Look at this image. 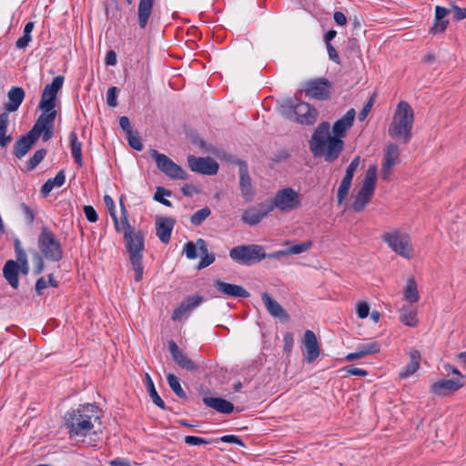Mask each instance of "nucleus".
<instances>
[{
	"label": "nucleus",
	"mask_w": 466,
	"mask_h": 466,
	"mask_svg": "<svg viewBox=\"0 0 466 466\" xmlns=\"http://www.w3.org/2000/svg\"><path fill=\"white\" fill-rule=\"evenodd\" d=\"M343 147V141L335 135L331 136L329 124L321 123L315 130L310 140V149L315 157L325 156L331 161L338 157Z\"/></svg>",
	"instance_id": "f257e3e1"
},
{
	"label": "nucleus",
	"mask_w": 466,
	"mask_h": 466,
	"mask_svg": "<svg viewBox=\"0 0 466 466\" xmlns=\"http://www.w3.org/2000/svg\"><path fill=\"white\" fill-rule=\"evenodd\" d=\"M302 205L298 190L287 187L277 190L270 200L269 210L278 209L282 213H289L299 209Z\"/></svg>",
	"instance_id": "39448f33"
},
{
	"label": "nucleus",
	"mask_w": 466,
	"mask_h": 466,
	"mask_svg": "<svg viewBox=\"0 0 466 466\" xmlns=\"http://www.w3.org/2000/svg\"><path fill=\"white\" fill-rule=\"evenodd\" d=\"M71 437L86 436L93 428L90 418L82 415L80 410H72L65 415Z\"/></svg>",
	"instance_id": "9d476101"
},
{
	"label": "nucleus",
	"mask_w": 466,
	"mask_h": 466,
	"mask_svg": "<svg viewBox=\"0 0 466 466\" xmlns=\"http://www.w3.org/2000/svg\"><path fill=\"white\" fill-rule=\"evenodd\" d=\"M371 107H372V101L370 100L365 105V106L362 108V110L360 111V113L359 115V118H360V121L364 120L367 117V116L369 115V113L371 110Z\"/></svg>",
	"instance_id": "774afa93"
},
{
	"label": "nucleus",
	"mask_w": 466,
	"mask_h": 466,
	"mask_svg": "<svg viewBox=\"0 0 466 466\" xmlns=\"http://www.w3.org/2000/svg\"><path fill=\"white\" fill-rule=\"evenodd\" d=\"M214 286L218 292L228 297L248 298L249 296L248 292L238 285L217 280L215 281Z\"/></svg>",
	"instance_id": "393cba45"
},
{
	"label": "nucleus",
	"mask_w": 466,
	"mask_h": 466,
	"mask_svg": "<svg viewBox=\"0 0 466 466\" xmlns=\"http://www.w3.org/2000/svg\"><path fill=\"white\" fill-rule=\"evenodd\" d=\"M356 312L360 319H365L369 316L370 306L366 301H360L356 305Z\"/></svg>",
	"instance_id": "09e8293b"
},
{
	"label": "nucleus",
	"mask_w": 466,
	"mask_h": 466,
	"mask_svg": "<svg viewBox=\"0 0 466 466\" xmlns=\"http://www.w3.org/2000/svg\"><path fill=\"white\" fill-rule=\"evenodd\" d=\"M410 362L409 364L400 371V378H408L414 374L420 368V354L418 350H410L409 352Z\"/></svg>",
	"instance_id": "2f4dec72"
},
{
	"label": "nucleus",
	"mask_w": 466,
	"mask_h": 466,
	"mask_svg": "<svg viewBox=\"0 0 466 466\" xmlns=\"http://www.w3.org/2000/svg\"><path fill=\"white\" fill-rule=\"evenodd\" d=\"M187 162L192 171L203 175H215L218 170V164L211 157L188 156Z\"/></svg>",
	"instance_id": "2eb2a0df"
},
{
	"label": "nucleus",
	"mask_w": 466,
	"mask_h": 466,
	"mask_svg": "<svg viewBox=\"0 0 466 466\" xmlns=\"http://www.w3.org/2000/svg\"><path fill=\"white\" fill-rule=\"evenodd\" d=\"M452 12H453L454 18L457 20H462L466 17V8L453 6Z\"/></svg>",
	"instance_id": "680f3d73"
},
{
	"label": "nucleus",
	"mask_w": 466,
	"mask_h": 466,
	"mask_svg": "<svg viewBox=\"0 0 466 466\" xmlns=\"http://www.w3.org/2000/svg\"><path fill=\"white\" fill-rule=\"evenodd\" d=\"M355 118V110L350 109L341 118L337 120L332 127L333 135L339 138L346 136L347 131L352 126Z\"/></svg>",
	"instance_id": "5701e85b"
},
{
	"label": "nucleus",
	"mask_w": 466,
	"mask_h": 466,
	"mask_svg": "<svg viewBox=\"0 0 466 466\" xmlns=\"http://www.w3.org/2000/svg\"><path fill=\"white\" fill-rule=\"evenodd\" d=\"M37 138H35L31 133L21 137L15 144V154L17 157H23L31 148Z\"/></svg>",
	"instance_id": "f704fd0d"
},
{
	"label": "nucleus",
	"mask_w": 466,
	"mask_h": 466,
	"mask_svg": "<svg viewBox=\"0 0 466 466\" xmlns=\"http://www.w3.org/2000/svg\"><path fill=\"white\" fill-rule=\"evenodd\" d=\"M270 211L269 207L265 209L262 208H249L243 211L241 219L249 226H255L267 217Z\"/></svg>",
	"instance_id": "a878e982"
},
{
	"label": "nucleus",
	"mask_w": 466,
	"mask_h": 466,
	"mask_svg": "<svg viewBox=\"0 0 466 466\" xmlns=\"http://www.w3.org/2000/svg\"><path fill=\"white\" fill-rule=\"evenodd\" d=\"M443 369L447 373H451L452 375H455V378H461V381H463V376L461 374L458 369L454 368L453 366L450 364H444Z\"/></svg>",
	"instance_id": "0e129e2a"
},
{
	"label": "nucleus",
	"mask_w": 466,
	"mask_h": 466,
	"mask_svg": "<svg viewBox=\"0 0 466 466\" xmlns=\"http://www.w3.org/2000/svg\"><path fill=\"white\" fill-rule=\"evenodd\" d=\"M420 294L417 283L413 278H409L406 285L403 288V300L412 305L419 301Z\"/></svg>",
	"instance_id": "c756f323"
},
{
	"label": "nucleus",
	"mask_w": 466,
	"mask_h": 466,
	"mask_svg": "<svg viewBox=\"0 0 466 466\" xmlns=\"http://www.w3.org/2000/svg\"><path fill=\"white\" fill-rule=\"evenodd\" d=\"M166 196H169V192L162 187H158L155 193L154 198L163 205L170 207L171 203L165 198Z\"/></svg>",
	"instance_id": "8fccbe9b"
},
{
	"label": "nucleus",
	"mask_w": 466,
	"mask_h": 466,
	"mask_svg": "<svg viewBox=\"0 0 466 466\" xmlns=\"http://www.w3.org/2000/svg\"><path fill=\"white\" fill-rule=\"evenodd\" d=\"M45 156H46L45 149H39V150L35 151L34 153L33 157L27 162V168L34 169L43 160Z\"/></svg>",
	"instance_id": "49530a36"
},
{
	"label": "nucleus",
	"mask_w": 466,
	"mask_h": 466,
	"mask_svg": "<svg viewBox=\"0 0 466 466\" xmlns=\"http://www.w3.org/2000/svg\"><path fill=\"white\" fill-rule=\"evenodd\" d=\"M329 83L326 79L319 78L303 83L300 91L310 98L326 99L329 96Z\"/></svg>",
	"instance_id": "ddd939ff"
},
{
	"label": "nucleus",
	"mask_w": 466,
	"mask_h": 466,
	"mask_svg": "<svg viewBox=\"0 0 466 466\" xmlns=\"http://www.w3.org/2000/svg\"><path fill=\"white\" fill-rule=\"evenodd\" d=\"M360 157L359 156L354 157L346 169L345 177L353 178L354 173L357 170V168L360 165Z\"/></svg>",
	"instance_id": "864d4df0"
},
{
	"label": "nucleus",
	"mask_w": 466,
	"mask_h": 466,
	"mask_svg": "<svg viewBox=\"0 0 466 466\" xmlns=\"http://www.w3.org/2000/svg\"><path fill=\"white\" fill-rule=\"evenodd\" d=\"M311 246H312V242L310 240L293 245V246L289 247V248H287L288 254L289 255H298V254L306 252L311 248Z\"/></svg>",
	"instance_id": "a18cd8bd"
},
{
	"label": "nucleus",
	"mask_w": 466,
	"mask_h": 466,
	"mask_svg": "<svg viewBox=\"0 0 466 466\" xmlns=\"http://www.w3.org/2000/svg\"><path fill=\"white\" fill-rule=\"evenodd\" d=\"M56 116V112L43 111V114L38 117L29 133H31L35 138L42 136L45 141L49 140L53 136Z\"/></svg>",
	"instance_id": "9b49d317"
},
{
	"label": "nucleus",
	"mask_w": 466,
	"mask_h": 466,
	"mask_svg": "<svg viewBox=\"0 0 466 466\" xmlns=\"http://www.w3.org/2000/svg\"><path fill=\"white\" fill-rule=\"evenodd\" d=\"M111 218L114 221L115 228L117 232H123L125 235L127 232L134 231V229L131 228L128 222L127 212L122 202L120 218H117L116 213L113 215Z\"/></svg>",
	"instance_id": "473e14b6"
},
{
	"label": "nucleus",
	"mask_w": 466,
	"mask_h": 466,
	"mask_svg": "<svg viewBox=\"0 0 466 466\" xmlns=\"http://www.w3.org/2000/svg\"><path fill=\"white\" fill-rule=\"evenodd\" d=\"M289 106H293L291 101H289ZM294 114L296 120L301 124L311 125L313 124L318 116V112L314 107H311L308 103L300 102L294 106Z\"/></svg>",
	"instance_id": "f3484780"
},
{
	"label": "nucleus",
	"mask_w": 466,
	"mask_h": 466,
	"mask_svg": "<svg viewBox=\"0 0 466 466\" xmlns=\"http://www.w3.org/2000/svg\"><path fill=\"white\" fill-rule=\"evenodd\" d=\"M185 442L188 445H201L218 442V440H206L197 436H186L184 439Z\"/></svg>",
	"instance_id": "de8ad7c7"
},
{
	"label": "nucleus",
	"mask_w": 466,
	"mask_h": 466,
	"mask_svg": "<svg viewBox=\"0 0 466 466\" xmlns=\"http://www.w3.org/2000/svg\"><path fill=\"white\" fill-rule=\"evenodd\" d=\"M8 102L5 105L6 112L16 111L24 100L25 91L21 87H12L7 94Z\"/></svg>",
	"instance_id": "bb28decb"
},
{
	"label": "nucleus",
	"mask_w": 466,
	"mask_h": 466,
	"mask_svg": "<svg viewBox=\"0 0 466 466\" xmlns=\"http://www.w3.org/2000/svg\"><path fill=\"white\" fill-rule=\"evenodd\" d=\"M377 181V167L371 165L366 171L361 187L356 193L352 208L356 211L362 210L373 196Z\"/></svg>",
	"instance_id": "423d86ee"
},
{
	"label": "nucleus",
	"mask_w": 466,
	"mask_h": 466,
	"mask_svg": "<svg viewBox=\"0 0 466 466\" xmlns=\"http://www.w3.org/2000/svg\"><path fill=\"white\" fill-rule=\"evenodd\" d=\"M147 387L149 396L152 399L154 404L160 408H164V401L158 396V394L155 389L154 383L148 374H147Z\"/></svg>",
	"instance_id": "a19ab883"
},
{
	"label": "nucleus",
	"mask_w": 466,
	"mask_h": 466,
	"mask_svg": "<svg viewBox=\"0 0 466 466\" xmlns=\"http://www.w3.org/2000/svg\"><path fill=\"white\" fill-rule=\"evenodd\" d=\"M149 155L155 159L157 168L168 177L182 180L187 178L186 171L165 154L150 149Z\"/></svg>",
	"instance_id": "1a4fd4ad"
},
{
	"label": "nucleus",
	"mask_w": 466,
	"mask_h": 466,
	"mask_svg": "<svg viewBox=\"0 0 466 466\" xmlns=\"http://www.w3.org/2000/svg\"><path fill=\"white\" fill-rule=\"evenodd\" d=\"M154 0H139L137 18L141 28L146 27L151 15Z\"/></svg>",
	"instance_id": "7c9ffc66"
},
{
	"label": "nucleus",
	"mask_w": 466,
	"mask_h": 466,
	"mask_svg": "<svg viewBox=\"0 0 466 466\" xmlns=\"http://www.w3.org/2000/svg\"><path fill=\"white\" fill-rule=\"evenodd\" d=\"M211 210L208 208H201L196 211L190 218V222L195 226H199L209 215Z\"/></svg>",
	"instance_id": "37998d69"
},
{
	"label": "nucleus",
	"mask_w": 466,
	"mask_h": 466,
	"mask_svg": "<svg viewBox=\"0 0 466 466\" xmlns=\"http://www.w3.org/2000/svg\"><path fill=\"white\" fill-rule=\"evenodd\" d=\"M104 203L110 214V217L116 213L114 200L108 195L104 196Z\"/></svg>",
	"instance_id": "bf43d9fd"
},
{
	"label": "nucleus",
	"mask_w": 466,
	"mask_h": 466,
	"mask_svg": "<svg viewBox=\"0 0 466 466\" xmlns=\"http://www.w3.org/2000/svg\"><path fill=\"white\" fill-rule=\"evenodd\" d=\"M381 238L394 253L403 258L411 259L414 257L412 240L408 233L394 229L384 233Z\"/></svg>",
	"instance_id": "20e7f679"
},
{
	"label": "nucleus",
	"mask_w": 466,
	"mask_h": 466,
	"mask_svg": "<svg viewBox=\"0 0 466 466\" xmlns=\"http://www.w3.org/2000/svg\"><path fill=\"white\" fill-rule=\"evenodd\" d=\"M32 40V36L29 34L23 33V35L16 40L15 46L18 49H23L27 46L29 42Z\"/></svg>",
	"instance_id": "6e6d98bb"
},
{
	"label": "nucleus",
	"mask_w": 466,
	"mask_h": 466,
	"mask_svg": "<svg viewBox=\"0 0 466 466\" xmlns=\"http://www.w3.org/2000/svg\"><path fill=\"white\" fill-rule=\"evenodd\" d=\"M198 250H199L201 255L208 252L206 243L202 238H198L196 243L187 242L184 247V253L189 259H194L198 256Z\"/></svg>",
	"instance_id": "72a5a7b5"
},
{
	"label": "nucleus",
	"mask_w": 466,
	"mask_h": 466,
	"mask_svg": "<svg viewBox=\"0 0 466 466\" xmlns=\"http://www.w3.org/2000/svg\"><path fill=\"white\" fill-rule=\"evenodd\" d=\"M64 78L56 76L52 83L46 85L44 88L39 107L46 112H56L55 108V101L58 91L63 86Z\"/></svg>",
	"instance_id": "f8f14e48"
},
{
	"label": "nucleus",
	"mask_w": 466,
	"mask_h": 466,
	"mask_svg": "<svg viewBox=\"0 0 466 466\" xmlns=\"http://www.w3.org/2000/svg\"><path fill=\"white\" fill-rule=\"evenodd\" d=\"M367 355L377 353L380 350V345L377 341H370L360 345Z\"/></svg>",
	"instance_id": "3c124183"
},
{
	"label": "nucleus",
	"mask_w": 466,
	"mask_h": 466,
	"mask_svg": "<svg viewBox=\"0 0 466 466\" xmlns=\"http://www.w3.org/2000/svg\"><path fill=\"white\" fill-rule=\"evenodd\" d=\"M66 176L64 170H60L54 178L46 180L42 186L41 192L43 195H48L54 188L60 187L64 185Z\"/></svg>",
	"instance_id": "e433bc0d"
},
{
	"label": "nucleus",
	"mask_w": 466,
	"mask_h": 466,
	"mask_svg": "<svg viewBox=\"0 0 466 466\" xmlns=\"http://www.w3.org/2000/svg\"><path fill=\"white\" fill-rule=\"evenodd\" d=\"M203 299L200 296H193L187 298L180 305L173 311L172 319L175 321L180 320L182 317L187 312L191 311L202 302Z\"/></svg>",
	"instance_id": "b1692460"
},
{
	"label": "nucleus",
	"mask_w": 466,
	"mask_h": 466,
	"mask_svg": "<svg viewBox=\"0 0 466 466\" xmlns=\"http://www.w3.org/2000/svg\"><path fill=\"white\" fill-rule=\"evenodd\" d=\"M347 372L350 375H355V376H366L368 374V372L365 370L352 367V366L347 368Z\"/></svg>",
	"instance_id": "338daca9"
},
{
	"label": "nucleus",
	"mask_w": 466,
	"mask_h": 466,
	"mask_svg": "<svg viewBox=\"0 0 466 466\" xmlns=\"http://www.w3.org/2000/svg\"><path fill=\"white\" fill-rule=\"evenodd\" d=\"M116 94L117 88L116 86H112L107 90L106 103L111 107L116 106Z\"/></svg>",
	"instance_id": "5fc2aeb1"
},
{
	"label": "nucleus",
	"mask_w": 466,
	"mask_h": 466,
	"mask_svg": "<svg viewBox=\"0 0 466 466\" xmlns=\"http://www.w3.org/2000/svg\"><path fill=\"white\" fill-rule=\"evenodd\" d=\"M47 280L45 278H40L35 283V291L38 295L42 294L43 289L47 288Z\"/></svg>",
	"instance_id": "69168bd1"
},
{
	"label": "nucleus",
	"mask_w": 466,
	"mask_h": 466,
	"mask_svg": "<svg viewBox=\"0 0 466 466\" xmlns=\"http://www.w3.org/2000/svg\"><path fill=\"white\" fill-rule=\"evenodd\" d=\"M18 265L13 260H8L3 269V273L8 283L15 289L18 286Z\"/></svg>",
	"instance_id": "c9c22d12"
},
{
	"label": "nucleus",
	"mask_w": 466,
	"mask_h": 466,
	"mask_svg": "<svg viewBox=\"0 0 466 466\" xmlns=\"http://www.w3.org/2000/svg\"><path fill=\"white\" fill-rule=\"evenodd\" d=\"M351 181L352 178H350L345 176L342 178L337 192V201L339 204H341L348 197L349 191L351 187Z\"/></svg>",
	"instance_id": "ea45409f"
},
{
	"label": "nucleus",
	"mask_w": 466,
	"mask_h": 466,
	"mask_svg": "<svg viewBox=\"0 0 466 466\" xmlns=\"http://www.w3.org/2000/svg\"><path fill=\"white\" fill-rule=\"evenodd\" d=\"M303 358L306 362H313L320 353L317 337L312 330H306L302 338Z\"/></svg>",
	"instance_id": "dca6fc26"
},
{
	"label": "nucleus",
	"mask_w": 466,
	"mask_h": 466,
	"mask_svg": "<svg viewBox=\"0 0 466 466\" xmlns=\"http://www.w3.org/2000/svg\"><path fill=\"white\" fill-rule=\"evenodd\" d=\"M71 153L75 161L81 166L82 165V144L78 140L76 133L71 132L69 135Z\"/></svg>",
	"instance_id": "4c0bfd02"
},
{
	"label": "nucleus",
	"mask_w": 466,
	"mask_h": 466,
	"mask_svg": "<svg viewBox=\"0 0 466 466\" xmlns=\"http://www.w3.org/2000/svg\"><path fill=\"white\" fill-rule=\"evenodd\" d=\"M413 122L412 107L405 101L399 102L389 127V136L402 143H408L411 138Z\"/></svg>",
	"instance_id": "f03ea898"
},
{
	"label": "nucleus",
	"mask_w": 466,
	"mask_h": 466,
	"mask_svg": "<svg viewBox=\"0 0 466 466\" xmlns=\"http://www.w3.org/2000/svg\"><path fill=\"white\" fill-rule=\"evenodd\" d=\"M400 320L406 326H417L419 319L417 317L418 311L412 305H404L400 309Z\"/></svg>",
	"instance_id": "c85d7f7f"
},
{
	"label": "nucleus",
	"mask_w": 466,
	"mask_h": 466,
	"mask_svg": "<svg viewBox=\"0 0 466 466\" xmlns=\"http://www.w3.org/2000/svg\"><path fill=\"white\" fill-rule=\"evenodd\" d=\"M84 212L88 221L96 222L97 220L96 211L92 206H85Z\"/></svg>",
	"instance_id": "13d9d810"
},
{
	"label": "nucleus",
	"mask_w": 466,
	"mask_h": 466,
	"mask_svg": "<svg viewBox=\"0 0 466 466\" xmlns=\"http://www.w3.org/2000/svg\"><path fill=\"white\" fill-rule=\"evenodd\" d=\"M127 137L128 144L132 148L138 150V151H140L143 148L140 138L137 135H135L133 132L127 134Z\"/></svg>",
	"instance_id": "603ef678"
},
{
	"label": "nucleus",
	"mask_w": 466,
	"mask_h": 466,
	"mask_svg": "<svg viewBox=\"0 0 466 466\" xmlns=\"http://www.w3.org/2000/svg\"><path fill=\"white\" fill-rule=\"evenodd\" d=\"M239 188L241 196L246 201L249 202L253 200L254 190L247 166L244 164H240L239 166Z\"/></svg>",
	"instance_id": "412c9836"
},
{
	"label": "nucleus",
	"mask_w": 466,
	"mask_h": 466,
	"mask_svg": "<svg viewBox=\"0 0 466 466\" xmlns=\"http://www.w3.org/2000/svg\"><path fill=\"white\" fill-rule=\"evenodd\" d=\"M217 440H218V441H220L223 442L234 443V444H238L239 446L244 447L243 441L238 436H235V435H225V436H222L220 439H217Z\"/></svg>",
	"instance_id": "4d7b16f0"
},
{
	"label": "nucleus",
	"mask_w": 466,
	"mask_h": 466,
	"mask_svg": "<svg viewBox=\"0 0 466 466\" xmlns=\"http://www.w3.org/2000/svg\"><path fill=\"white\" fill-rule=\"evenodd\" d=\"M9 122V116L7 112L0 114V146L5 147L12 140L11 136L6 135V130Z\"/></svg>",
	"instance_id": "58836bf2"
},
{
	"label": "nucleus",
	"mask_w": 466,
	"mask_h": 466,
	"mask_svg": "<svg viewBox=\"0 0 466 466\" xmlns=\"http://www.w3.org/2000/svg\"><path fill=\"white\" fill-rule=\"evenodd\" d=\"M127 252L129 261L135 272V280L140 281L143 278L144 267L142 264L144 245V235L140 230L127 232L124 236Z\"/></svg>",
	"instance_id": "7ed1b4c3"
},
{
	"label": "nucleus",
	"mask_w": 466,
	"mask_h": 466,
	"mask_svg": "<svg viewBox=\"0 0 466 466\" xmlns=\"http://www.w3.org/2000/svg\"><path fill=\"white\" fill-rule=\"evenodd\" d=\"M38 248L41 254L46 259L58 261L62 258L63 251L59 241L46 228L42 229V232L38 238Z\"/></svg>",
	"instance_id": "6e6552de"
},
{
	"label": "nucleus",
	"mask_w": 466,
	"mask_h": 466,
	"mask_svg": "<svg viewBox=\"0 0 466 466\" xmlns=\"http://www.w3.org/2000/svg\"><path fill=\"white\" fill-rule=\"evenodd\" d=\"M229 257L239 264L251 265L264 259L267 257V254L263 247L252 244L240 245L232 248L229 250Z\"/></svg>",
	"instance_id": "0eeeda50"
},
{
	"label": "nucleus",
	"mask_w": 466,
	"mask_h": 466,
	"mask_svg": "<svg viewBox=\"0 0 466 466\" xmlns=\"http://www.w3.org/2000/svg\"><path fill=\"white\" fill-rule=\"evenodd\" d=\"M167 384L170 389L175 392V394L178 397H185L186 393L183 390L179 380L173 374H167Z\"/></svg>",
	"instance_id": "79ce46f5"
},
{
	"label": "nucleus",
	"mask_w": 466,
	"mask_h": 466,
	"mask_svg": "<svg viewBox=\"0 0 466 466\" xmlns=\"http://www.w3.org/2000/svg\"><path fill=\"white\" fill-rule=\"evenodd\" d=\"M175 225V220L171 218L158 217L156 219V233L159 240L163 243H168L171 232Z\"/></svg>",
	"instance_id": "aec40b11"
},
{
	"label": "nucleus",
	"mask_w": 466,
	"mask_h": 466,
	"mask_svg": "<svg viewBox=\"0 0 466 466\" xmlns=\"http://www.w3.org/2000/svg\"><path fill=\"white\" fill-rule=\"evenodd\" d=\"M463 386L461 378L443 379L437 380L431 385V390L435 394L445 395L458 390Z\"/></svg>",
	"instance_id": "a211bd4d"
},
{
	"label": "nucleus",
	"mask_w": 466,
	"mask_h": 466,
	"mask_svg": "<svg viewBox=\"0 0 466 466\" xmlns=\"http://www.w3.org/2000/svg\"><path fill=\"white\" fill-rule=\"evenodd\" d=\"M169 351L172 355L175 362L183 369L187 370H195L197 369V365L194 361H192L173 341L168 342Z\"/></svg>",
	"instance_id": "4be33fe9"
},
{
	"label": "nucleus",
	"mask_w": 466,
	"mask_h": 466,
	"mask_svg": "<svg viewBox=\"0 0 466 466\" xmlns=\"http://www.w3.org/2000/svg\"><path fill=\"white\" fill-rule=\"evenodd\" d=\"M15 252H16V258H17V261H24L25 258H26V254L25 252L20 247V242L18 239H16L15 241Z\"/></svg>",
	"instance_id": "e2e57ef3"
},
{
	"label": "nucleus",
	"mask_w": 466,
	"mask_h": 466,
	"mask_svg": "<svg viewBox=\"0 0 466 466\" xmlns=\"http://www.w3.org/2000/svg\"><path fill=\"white\" fill-rule=\"evenodd\" d=\"M121 128L126 131L127 135L132 133L130 121L127 116H121L119 119Z\"/></svg>",
	"instance_id": "052dcab7"
},
{
	"label": "nucleus",
	"mask_w": 466,
	"mask_h": 466,
	"mask_svg": "<svg viewBox=\"0 0 466 466\" xmlns=\"http://www.w3.org/2000/svg\"><path fill=\"white\" fill-rule=\"evenodd\" d=\"M261 299L266 307L267 311L270 316H272L273 318L279 319L281 320L289 319V314L287 313V311L268 293H262Z\"/></svg>",
	"instance_id": "6ab92c4d"
},
{
	"label": "nucleus",
	"mask_w": 466,
	"mask_h": 466,
	"mask_svg": "<svg viewBox=\"0 0 466 466\" xmlns=\"http://www.w3.org/2000/svg\"><path fill=\"white\" fill-rule=\"evenodd\" d=\"M204 403L209 408H233L230 402L218 398H204Z\"/></svg>",
	"instance_id": "c03bdc74"
},
{
	"label": "nucleus",
	"mask_w": 466,
	"mask_h": 466,
	"mask_svg": "<svg viewBox=\"0 0 466 466\" xmlns=\"http://www.w3.org/2000/svg\"><path fill=\"white\" fill-rule=\"evenodd\" d=\"M400 163V148L393 143H389L383 153L381 164V178L388 180L396 165Z\"/></svg>",
	"instance_id": "4468645a"
},
{
	"label": "nucleus",
	"mask_w": 466,
	"mask_h": 466,
	"mask_svg": "<svg viewBox=\"0 0 466 466\" xmlns=\"http://www.w3.org/2000/svg\"><path fill=\"white\" fill-rule=\"evenodd\" d=\"M450 13V9L437 5L435 7V18L431 31L434 34L442 33L446 29L449 21L445 17Z\"/></svg>",
	"instance_id": "cd10ccee"
}]
</instances>
